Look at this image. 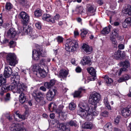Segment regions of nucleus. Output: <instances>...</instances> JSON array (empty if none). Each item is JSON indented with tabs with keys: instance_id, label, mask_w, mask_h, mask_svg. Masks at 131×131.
I'll return each instance as SVG.
<instances>
[{
	"instance_id": "nucleus-1",
	"label": "nucleus",
	"mask_w": 131,
	"mask_h": 131,
	"mask_svg": "<svg viewBox=\"0 0 131 131\" xmlns=\"http://www.w3.org/2000/svg\"><path fill=\"white\" fill-rule=\"evenodd\" d=\"M100 98L101 95L99 93L95 92L93 93L90 97L89 104H84L81 103L79 105L77 112L78 114L88 119L89 116L98 115L99 112L95 109Z\"/></svg>"
},
{
	"instance_id": "nucleus-2",
	"label": "nucleus",
	"mask_w": 131,
	"mask_h": 131,
	"mask_svg": "<svg viewBox=\"0 0 131 131\" xmlns=\"http://www.w3.org/2000/svg\"><path fill=\"white\" fill-rule=\"evenodd\" d=\"M19 76L18 75L12 78L11 81H13V83L11 86L8 88L7 89L12 90L14 93H20L19 95V101L21 104H23L26 101L23 92L27 90V87L24 84L19 82Z\"/></svg>"
},
{
	"instance_id": "nucleus-3",
	"label": "nucleus",
	"mask_w": 131,
	"mask_h": 131,
	"mask_svg": "<svg viewBox=\"0 0 131 131\" xmlns=\"http://www.w3.org/2000/svg\"><path fill=\"white\" fill-rule=\"evenodd\" d=\"M18 34L21 33L22 35H27L29 37L33 39L37 37L35 33L32 30L31 27L28 26H26L25 27H19L18 28Z\"/></svg>"
},
{
	"instance_id": "nucleus-4",
	"label": "nucleus",
	"mask_w": 131,
	"mask_h": 131,
	"mask_svg": "<svg viewBox=\"0 0 131 131\" xmlns=\"http://www.w3.org/2000/svg\"><path fill=\"white\" fill-rule=\"evenodd\" d=\"M78 47V43L76 41H72L70 39H67L65 44V49L69 52H73L76 50Z\"/></svg>"
},
{
	"instance_id": "nucleus-5",
	"label": "nucleus",
	"mask_w": 131,
	"mask_h": 131,
	"mask_svg": "<svg viewBox=\"0 0 131 131\" xmlns=\"http://www.w3.org/2000/svg\"><path fill=\"white\" fill-rule=\"evenodd\" d=\"M32 70L34 74L38 77L43 78L46 75L45 70L38 64H34L33 66Z\"/></svg>"
},
{
	"instance_id": "nucleus-6",
	"label": "nucleus",
	"mask_w": 131,
	"mask_h": 131,
	"mask_svg": "<svg viewBox=\"0 0 131 131\" xmlns=\"http://www.w3.org/2000/svg\"><path fill=\"white\" fill-rule=\"evenodd\" d=\"M121 65L124 67L123 68H121L120 70H117V68H115L112 70V71H114V72L113 73L115 75H118V76L120 75L122 71H126V68L129 66V63L128 61H126L124 62L121 63Z\"/></svg>"
},
{
	"instance_id": "nucleus-7",
	"label": "nucleus",
	"mask_w": 131,
	"mask_h": 131,
	"mask_svg": "<svg viewBox=\"0 0 131 131\" xmlns=\"http://www.w3.org/2000/svg\"><path fill=\"white\" fill-rule=\"evenodd\" d=\"M11 130L13 131H26L25 128L23 127L21 124L16 121L13 122L9 126Z\"/></svg>"
},
{
	"instance_id": "nucleus-8",
	"label": "nucleus",
	"mask_w": 131,
	"mask_h": 131,
	"mask_svg": "<svg viewBox=\"0 0 131 131\" xmlns=\"http://www.w3.org/2000/svg\"><path fill=\"white\" fill-rule=\"evenodd\" d=\"M32 95L35 97L36 101L38 103L42 102L45 97V94L41 92H37V90H34L32 93Z\"/></svg>"
},
{
	"instance_id": "nucleus-9",
	"label": "nucleus",
	"mask_w": 131,
	"mask_h": 131,
	"mask_svg": "<svg viewBox=\"0 0 131 131\" xmlns=\"http://www.w3.org/2000/svg\"><path fill=\"white\" fill-rule=\"evenodd\" d=\"M2 75H0V86H2L3 87L1 88V92H0V94L2 96L3 95L5 91L12 90H9L7 89L8 88L12 85L13 82L9 86H5V84L6 82V80L4 79Z\"/></svg>"
},
{
	"instance_id": "nucleus-10",
	"label": "nucleus",
	"mask_w": 131,
	"mask_h": 131,
	"mask_svg": "<svg viewBox=\"0 0 131 131\" xmlns=\"http://www.w3.org/2000/svg\"><path fill=\"white\" fill-rule=\"evenodd\" d=\"M7 62L10 65L14 66L16 64V56L14 53H10L8 54L6 57Z\"/></svg>"
},
{
	"instance_id": "nucleus-11",
	"label": "nucleus",
	"mask_w": 131,
	"mask_h": 131,
	"mask_svg": "<svg viewBox=\"0 0 131 131\" xmlns=\"http://www.w3.org/2000/svg\"><path fill=\"white\" fill-rule=\"evenodd\" d=\"M57 92V89L55 87L49 90L46 94L47 100L49 101H52Z\"/></svg>"
},
{
	"instance_id": "nucleus-12",
	"label": "nucleus",
	"mask_w": 131,
	"mask_h": 131,
	"mask_svg": "<svg viewBox=\"0 0 131 131\" xmlns=\"http://www.w3.org/2000/svg\"><path fill=\"white\" fill-rule=\"evenodd\" d=\"M42 52L41 49H38L37 50H33L32 58L35 60H38L41 56H44L42 54Z\"/></svg>"
},
{
	"instance_id": "nucleus-13",
	"label": "nucleus",
	"mask_w": 131,
	"mask_h": 131,
	"mask_svg": "<svg viewBox=\"0 0 131 131\" xmlns=\"http://www.w3.org/2000/svg\"><path fill=\"white\" fill-rule=\"evenodd\" d=\"M19 18L21 19L22 23L23 24H26L29 21V16L28 15L24 12H21L19 15Z\"/></svg>"
},
{
	"instance_id": "nucleus-14",
	"label": "nucleus",
	"mask_w": 131,
	"mask_h": 131,
	"mask_svg": "<svg viewBox=\"0 0 131 131\" xmlns=\"http://www.w3.org/2000/svg\"><path fill=\"white\" fill-rule=\"evenodd\" d=\"M121 113L122 115L126 117L131 116V105L122 110Z\"/></svg>"
},
{
	"instance_id": "nucleus-15",
	"label": "nucleus",
	"mask_w": 131,
	"mask_h": 131,
	"mask_svg": "<svg viewBox=\"0 0 131 131\" xmlns=\"http://www.w3.org/2000/svg\"><path fill=\"white\" fill-rule=\"evenodd\" d=\"M95 11V6L91 4L87 5V13L89 16L94 15Z\"/></svg>"
},
{
	"instance_id": "nucleus-16",
	"label": "nucleus",
	"mask_w": 131,
	"mask_h": 131,
	"mask_svg": "<svg viewBox=\"0 0 131 131\" xmlns=\"http://www.w3.org/2000/svg\"><path fill=\"white\" fill-rule=\"evenodd\" d=\"M17 33L15 30L13 28H10L7 32V36L8 37L10 38H14L17 35Z\"/></svg>"
},
{
	"instance_id": "nucleus-17",
	"label": "nucleus",
	"mask_w": 131,
	"mask_h": 131,
	"mask_svg": "<svg viewBox=\"0 0 131 131\" xmlns=\"http://www.w3.org/2000/svg\"><path fill=\"white\" fill-rule=\"evenodd\" d=\"M12 72V71L10 68L9 67H5L4 74V77L2 75H1L3 76L2 77L6 79V78L8 77L10 75Z\"/></svg>"
},
{
	"instance_id": "nucleus-18",
	"label": "nucleus",
	"mask_w": 131,
	"mask_h": 131,
	"mask_svg": "<svg viewBox=\"0 0 131 131\" xmlns=\"http://www.w3.org/2000/svg\"><path fill=\"white\" fill-rule=\"evenodd\" d=\"M85 89L84 87L80 88L78 91H75L73 94V97H80L81 93L82 92H85Z\"/></svg>"
},
{
	"instance_id": "nucleus-19",
	"label": "nucleus",
	"mask_w": 131,
	"mask_h": 131,
	"mask_svg": "<svg viewBox=\"0 0 131 131\" xmlns=\"http://www.w3.org/2000/svg\"><path fill=\"white\" fill-rule=\"evenodd\" d=\"M82 49L86 53H89L92 51V49L91 47H90L88 45L84 44L82 46Z\"/></svg>"
},
{
	"instance_id": "nucleus-20",
	"label": "nucleus",
	"mask_w": 131,
	"mask_h": 131,
	"mask_svg": "<svg viewBox=\"0 0 131 131\" xmlns=\"http://www.w3.org/2000/svg\"><path fill=\"white\" fill-rule=\"evenodd\" d=\"M67 124L68 123H60L59 125V128L63 131H70V128L67 126Z\"/></svg>"
},
{
	"instance_id": "nucleus-21",
	"label": "nucleus",
	"mask_w": 131,
	"mask_h": 131,
	"mask_svg": "<svg viewBox=\"0 0 131 131\" xmlns=\"http://www.w3.org/2000/svg\"><path fill=\"white\" fill-rule=\"evenodd\" d=\"M82 126L84 128L91 129L94 127V125L91 122H86L82 125Z\"/></svg>"
},
{
	"instance_id": "nucleus-22",
	"label": "nucleus",
	"mask_w": 131,
	"mask_h": 131,
	"mask_svg": "<svg viewBox=\"0 0 131 131\" xmlns=\"http://www.w3.org/2000/svg\"><path fill=\"white\" fill-rule=\"evenodd\" d=\"M81 63H82L83 65L86 64L90 65L91 63L90 58L87 57H84L81 60Z\"/></svg>"
},
{
	"instance_id": "nucleus-23",
	"label": "nucleus",
	"mask_w": 131,
	"mask_h": 131,
	"mask_svg": "<svg viewBox=\"0 0 131 131\" xmlns=\"http://www.w3.org/2000/svg\"><path fill=\"white\" fill-rule=\"evenodd\" d=\"M68 74V71H67L64 69H62L60 71L59 77L63 78L66 77Z\"/></svg>"
},
{
	"instance_id": "nucleus-24",
	"label": "nucleus",
	"mask_w": 131,
	"mask_h": 131,
	"mask_svg": "<svg viewBox=\"0 0 131 131\" xmlns=\"http://www.w3.org/2000/svg\"><path fill=\"white\" fill-rule=\"evenodd\" d=\"M111 27V26L110 25H109L108 26L105 27L101 31V33L103 35L108 34L110 31Z\"/></svg>"
},
{
	"instance_id": "nucleus-25",
	"label": "nucleus",
	"mask_w": 131,
	"mask_h": 131,
	"mask_svg": "<svg viewBox=\"0 0 131 131\" xmlns=\"http://www.w3.org/2000/svg\"><path fill=\"white\" fill-rule=\"evenodd\" d=\"M105 131H111L112 129V124L110 123H107L104 127Z\"/></svg>"
},
{
	"instance_id": "nucleus-26",
	"label": "nucleus",
	"mask_w": 131,
	"mask_h": 131,
	"mask_svg": "<svg viewBox=\"0 0 131 131\" xmlns=\"http://www.w3.org/2000/svg\"><path fill=\"white\" fill-rule=\"evenodd\" d=\"M56 105L55 103H51L49 105V109L50 112H52L56 110Z\"/></svg>"
},
{
	"instance_id": "nucleus-27",
	"label": "nucleus",
	"mask_w": 131,
	"mask_h": 131,
	"mask_svg": "<svg viewBox=\"0 0 131 131\" xmlns=\"http://www.w3.org/2000/svg\"><path fill=\"white\" fill-rule=\"evenodd\" d=\"M103 102L105 106L107 108L108 110H111V107L109 104L107 97H106L104 98L103 100Z\"/></svg>"
},
{
	"instance_id": "nucleus-28",
	"label": "nucleus",
	"mask_w": 131,
	"mask_h": 131,
	"mask_svg": "<svg viewBox=\"0 0 131 131\" xmlns=\"http://www.w3.org/2000/svg\"><path fill=\"white\" fill-rule=\"evenodd\" d=\"M125 13V14H128V15L131 16V6L129 5H127L126 7L124 9Z\"/></svg>"
},
{
	"instance_id": "nucleus-29",
	"label": "nucleus",
	"mask_w": 131,
	"mask_h": 131,
	"mask_svg": "<svg viewBox=\"0 0 131 131\" xmlns=\"http://www.w3.org/2000/svg\"><path fill=\"white\" fill-rule=\"evenodd\" d=\"M87 70L89 73L92 75H96L95 69L93 67H90L87 69Z\"/></svg>"
},
{
	"instance_id": "nucleus-30",
	"label": "nucleus",
	"mask_w": 131,
	"mask_h": 131,
	"mask_svg": "<svg viewBox=\"0 0 131 131\" xmlns=\"http://www.w3.org/2000/svg\"><path fill=\"white\" fill-rule=\"evenodd\" d=\"M81 33L80 35L81 37L84 38L86 37V35L88 33V30L86 29H82L80 30Z\"/></svg>"
},
{
	"instance_id": "nucleus-31",
	"label": "nucleus",
	"mask_w": 131,
	"mask_h": 131,
	"mask_svg": "<svg viewBox=\"0 0 131 131\" xmlns=\"http://www.w3.org/2000/svg\"><path fill=\"white\" fill-rule=\"evenodd\" d=\"M121 57V51L120 50L115 52L114 54V58L117 59H118Z\"/></svg>"
},
{
	"instance_id": "nucleus-32",
	"label": "nucleus",
	"mask_w": 131,
	"mask_h": 131,
	"mask_svg": "<svg viewBox=\"0 0 131 131\" xmlns=\"http://www.w3.org/2000/svg\"><path fill=\"white\" fill-rule=\"evenodd\" d=\"M34 15L36 17L40 16L42 15L41 10L39 9H36L34 12Z\"/></svg>"
},
{
	"instance_id": "nucleus-33",
	"label": "nucleus",
	"mask_w": 131,
	"mask_h": 131,
	"mask_svg": "<svg viewBox=\"0 0 131 131\" xmlns=\"http://www.w3.org/2000/svg\"><path fill=\"white\" fill-rule=\"evenodd\" d=\"M104 79L107 84H110L112 83L113 80L111 78H109L107 75H105L104 77Z\"/></svg>"
},
{
	"instance_id": "nucleus-34",
	"label": "nucleus",
	"mask_w": 131,
	"mask_h": 131,
	"mask_svg": "<svg viewBox=\"0 0 131 131\" xmlns=\"http://www.w3.org/2000/svg\"><path fill=\"white\" fill-rule=\"evenodd\" d=\"M90 77L88 78L87 80L85 82V83H87L90 81H94L96 79V75H92Z\"/></svg>"
},
{
	"instance_id": "nucleus-35",
	"label": "nucleus",
	"mask_w": 131,
	"mask_h": 131,
	"mask_svg": "<svg viewBox=\"0 0 131 131\" xmlns=\"http://www.w3.org/2000/svg\"><path fill=\"white\" fill-rule=\"evenodd\" d=\"M50 15L49 14H45L42 16V19L43 20H46L48 22L49 20V18Z\"/></svg>"
},
{
	"instance_id": "nucleus-36",
	"label": "nucleus",
	"mask_w": 131,
	"mask_h": 131,
	"mask_svg": "<svg viewBox=\"0 0 131 131\" xmlns=\"http://www.w3.org/2000/svg\"><path fill=\"white\" fill-rule=\"evenodd\" d=\"M76 105L73 102H71L69 104V108L70 110H74L75 108Z\"/></svg>"
},
{
	"instance_id": "nucleus-37",
	"label": "nucleus",
	"mask_w": 131,
	"mask_h": 131,
	"mask_svg": "<svg viewBox=\"0 0 131 131\" xmlns=\"http://www.w3.org/2000/svg\"><path fill=\"white\" fill-rule=\"evenodd\" d=\"M15 116H17L19 118L21 119L22 120H24L25 119V117L24 115H21L16 112L15 113V114L14 115V117H15Z\"/></svg>"
},
{
	"instance_id": "nucleus-38",
	"label": "nucleus",
	"mask_w": 131,
	"mask_h": 131,
	"mask_svg": "<svg viewBox=\"0 0 131 131\" xmlns=\"http://www.w3.org/2000/svg\"><path fill=\"white\" fill-rule=\"evenodd\" d=\"M56 39L58 43H60L63 42L64 38L62 37L59 36L56 38Z\"/></svg>"
},
{
	"instance_id": "nucleus-39",
	"label": "nucleus",
	"mask_w": 131,
	"mask_h": 131,
	"mask_svg": "<svg viewBox=\"0 0 131 131\" xmlns=\"http://www.w3.org/2000/svg\"><path fill=\"white\" fill-rule=\"evenodd\" d=\"M13 7L12 5L9 3H7L6 5V8L7 10H9L11 9Z\"/></svg>"
},
{
	"instance_id": "nucleus-40",
	"label": "nucleus",
	"mask_w": 131,
	"mask_h": 131,
	"mask_svg": "<svg viewBox=\"0 0 131 131\" xmlns=\"http://www.w3.org/2000/svg\"><path fill=\"white\" fill-rule=\"evenodd\" d=\"M120 116H118L114 118V123L115 125H117L120 121Z\"/></svg>"
},
{
	"instance_id": "nucleus-41",
	"label": "nucleus",
	"mask_w": 131,
	"mask_h": 131,
	"mask_svg": "<svg viewBox=\"0 0 131 131\" xmlns=\"http://www.w3.org/2000/svg\"><path fill=\"white\" fill-rule=\"evenodd\" d=\"M110 40L112 41V43L114 45H116L117 44V42L116 39L114 38L113 36L111 37Z\"/></svg>"
},
{
	"instance_id": "nucleus-42",
	"label": "nucleus",
	"mask_w": 131,
	"mask_h": 131,
	"mask_svg": "<svg viewBox=\"0 0 131 131\" xmlns=\"http://www.w3.org/2000/svg\"><path fill=\"white\" fill-rule=\"evenodd\" d=\"M63 108V106L62 105H60L59 108L57 110V111L59 113H60L62 112V110Z\"/></svg>"
},
{
	"instance_id": "nucleus-43",
	"label": "nucleus",
	"mask_w": 131,
	"mask_h": 131,
	"mask_svg": "<svg viewBox=\"0 0 131 131\" xmlns=\"http://www.w3.org/2000/svg\"><path fill=\"white\" fill-rule=\"evenodd\" d=\"M108 112L106 111H105L101 113L100 115L103 117H107L108 116Z\"/></svg>"
},
{
	"instance_id": "nucleus-44",
	"label": "nucleus",
	"mask_w": 131,
	"mask_h": 131,
	"mask_svg": "<svg viewBox=\"0 0 131 131\" xmlns=\"http://www.w3.org/2000/svg\"><path fill=\"white\" fill-rule=\"evenodd\" d=\"M71 126H74L76 127L77 125L76 124V122L75 121H71L68 123Z\"/></svg>"
},
{
	"instance_id": "nucleus-45",
	"label": "nucleus",
	"mask_w": 131,
	"mask_h": 131,
	"mask_svg": "<svg viewBox=\"0 0 131 131\" xmlns=\"http://www.w3.org/2000/svg\"><path fill=\"white\" fill-rule=\"evenodd\" d=\"M118 30L117 29H114L113 30V35L116 36H118Z\"/></svg>"
},
{
	"instance_id": "nucleus-46",
	"label": "nucleus",
	"mask_w": 131,
	"mask_h": 131,
	"mask_svg": "<svg viewBox=\"0 0 131 131\" xmlns=\"http://www.w3.org/2000/svg\"><path fill=\"white\" fill-rule=\"evenodd\" d=\"M16 45L15 42L13 41H11L9 43L10 48H13L15 47Z\"/></svg>"
},
{
	"instance_id": "nucleus-47",
	"label": "nucleus",
	"mask_w": 131,
	"mask_h": 131,
	"mask_svg": "<svg viewBox=\"0 0 131 131\" xmlns=\"http://www.w3.org/2000/svg\"><path fill=\"white\" fill-rule=\"evenodd\" d=\"M45 86L48 89L51 88L52 86L49 82H46L45 83Z\"/></svg>"
},
{
	"instance_id": "nucleus-48",
	"label": "nucleus",
	"mask_w": 131,
	"mask_h": 131,
	"mask_svg": "<svg viewBox=\"0 0 131 131\" xmlns=\"http://www.w3.org/2000/svg\"><path fill=\"white\" fill-rule=\"evenodd\" d=\"M83 8L82 7H80L79 8H77L76 10L78 12V13L80 14H82L83 12Z\"/></svg>"
},
{
	"instance_id": "nucleus-49",
	"label": "nucleus",
	"mask_w": 131,
	"mask_h": 131,
	"mask_svg": "<svg viewBox=\"0 0 131 131\" xmlns=\"http://www.w3.org/2000/svg\"><path fill=\"white\" fill-rule=\"evenodd\" d=\"M35 25L36 27L39 29H40L41 28V23L39 22H37L35 24Z\"/></svg>"
},
{
	"instance_id": "nucleus-50",
	"label": "nucleus",
	"mask_w": 131,
	"mask_h": 131,
	"mask_svg": "<svg viewBox=\"0 0 131 131\" xmlns=\"http://www.w3.org/2000/svg\"><path fill=\"white\" fill-rule=\"evenodd\" d=\"M0 41L1 43L4 44H6L8 42V40L6 39H4L1 40Z\"/></svg>"
},
{
	"instance_id": "nucleus-51",
	"label": "nucleus",
	"mask_w": 131,
	"mask_h": 131,
	"mask_svg": "<svg viewBox=\"0 0 131 131\" xmlns=\"http://www.w3.org/2000/svg\"><path fill=\"white\" fill-rule=\"evenodd\" d=\"M125 80H127L131 78V76L127 74L123 76Z\"/></svg>"
},
{
	"instance_id": "nucleus-52",
	"label": "nucleus",
	"mask_w": 131,
	"mask_h": 131,
	"mask_svg": "<svg viewBox=\"0 0 131 131\" xmlns=\"http://www.w3.org/2000/svg\"><path fill=\"white\" fill-rule=\"evenodd\" d=\"M125 22L127 24L131 23V18L128 17L125 19Z\"/></svg>"
},
{
	"instance_id": "nucleus-53",
	"label": "nucleus",
	"mask_w": 131,
	"mask_h": 131,
	"mask_svg": "<svg viewBox=\"0 0 131 131\" xmlns=\"http://www.w3.org/2000/svg\"><path fill=\"white\" fill-rule=\"evenodd\" d=\"M49 18V20L48 21L49 22H51L52 23H54L56 21L54 17H51L50 16Z\"/></svg>"
},
{
	"instance_id": "nucleus-54",
	"label": "nucleus",
	"mask_w": 131,
	"mask_h": 131,
	"mask_svg": "<svg viewBox=\"0 0 131 131\" xmlns=\"http://www.w3.org/2000/svg\"><path fill=\"white\" fill-rule=\"evenodd\" d=\"M40 63L41 64L44 65L47 63V61L46 60L42 59L40 61Z\"/></svg>"
},
{
	"instance_id": "nucleus-55",
	"label": "nucleus",
	"mask_w": 131,
	"mask_h": 131,
	"mask_svg": "<svg viewBox=\"0 0 131 131\" xmlns=\"http://www.w3.org/2000/svg\"><path fill=\"white\" fill-rule=\"evenodd\" d=\"M10 94L9 93H8L6 95V97L5 98V100L6 101H7L10 99Z\"/></svg>"
},
{
	"instance_id": "nucleus-56",
	"label": "nucleus",
	"mask_w": 131,
	"mask_h": 131,
	"mask_svg": "<svg viewBox=\"0 0 131 131\" xmlns=\"http://www.w3.org/2000/svg\"><path fill=\"white\" fill-rule=\"evenodd\" d=\"M18 1L22 4L23 5H25V0H17Z\"/></svg>"
},
{
	"instance_id": "nucleus-57",
	"label": "nucleus",
	"mask_w": 131,
	"mask_h": 131,
	"mask_svg": "<svg viewBox=\"0 0 131 131\" xmlns=\"http://www.w3.org/2000/svg\"><path fill=\"white\" fill-rule=\"evenodd\" d=\"M54 19L56 21L57 20L60 18V16L59 14H57L54 17Z\"/></svg>"
},
{
	"instance_id": "nucleus-58",
	"label": "nucleus",
	"mask_w": 131,
	"mask_h": 131,
	"mask_svg": "<svg viewBox=\"0 0 131 131\" xmlns=\"http://www.w3.org/2000/svg\"><path fill=\"white\" fill-rule=\"evenodd\" d=\"M81 68L79 67H77L75 69L76 71L78 73H79L81 72Z\"/></svg>"
},
{
	"instance_id": "nucleus-59",
	"label": "nucleus",
	"mask_w": 131,
	"mask_h": 131,
	"mask_svg": "<svg viewBox=\"0 0 131 131\" xmlns=\"http://www.w3.org/2000/svg\"><path fill=\"white\" fill-rule=\"evenodd\" d=\"M49 83L53 86L55 83V80H51L50 81Z\"/></svg>"
},
{
	"instance_id": "nucleus-60",
	"label": "nucleus",
	"mask_w": 131,
	"mask_h": 131,
	"mask_svg": "<svg viewBox=\"0 0 131 131\" xmlns=\"http://www.w3.org/2000/svg\"><path fill=\"white\" fill-rule=\"evenodd\" d=\"M125 81V79H124V78L123 77L122 78H121L119 79L118 80V82H121Z\"/></svg>"
},
{
	"instance_id": "nucleus-61",
	"label": "nucleus",
	"mask_w": 131,
	"mask_h": 131,
	"mask_svg": "<svg viewBox=\"0 0 131 131\" xmlns=\"http://www.w3.org/2000/svg\"><path fill=\"white\" fill-rule=\"evenodd\" d=\"M118 47L119 49H123L124 48V46L123 44H120L118 45Z\"/></svg>"
},
{
	"instance_id": "nucleus-62",
	"label": "nucleus",
	"mask_w": 131,
	"mask_h": 131,
	"mask_svg": "<svg viewBox=\"0 0 131 131\" xmlns=\"http://www.w3.org/2000/svg\"><path fill=\"white\" fill-rule=\"evenodd\" d=\"M61 115L64 118H65L66 117V115L67 113H66L65 112H61Z\"/></svg>"
},
{
	"instance_id": "nucleus-63",
	"label": "nucleus",
	"mask_w": 131,
	"mask_h": 131,
	"mask_svg": "<svg viewBox=\"0 0 131 131\" xmlns=\"http://www.w3.org/2000/svg\"><path fill=\"white\" fill-rule=\"evenodd\" d=\"M39 89L40 90L43 91H46V89L43 86H41L40 87Z\"/></svg>"
},
{
	"instance_id": "nucleus-64",
	"label": "nucleus",
	"mask_w": 131,
	"mask_h": 131,
	"mask_svg": "<svg viewBox=\"0 0 131 131\" xmlns=\"http://www.w3.org/2000/svg\"><path fill=\"white\" fill-rule=\"evenodd\" d=\"M71 62L72 64L74 65L75 64V60L74 58L72 59L71 60Z\"/></svg>"
}]
</instances>
